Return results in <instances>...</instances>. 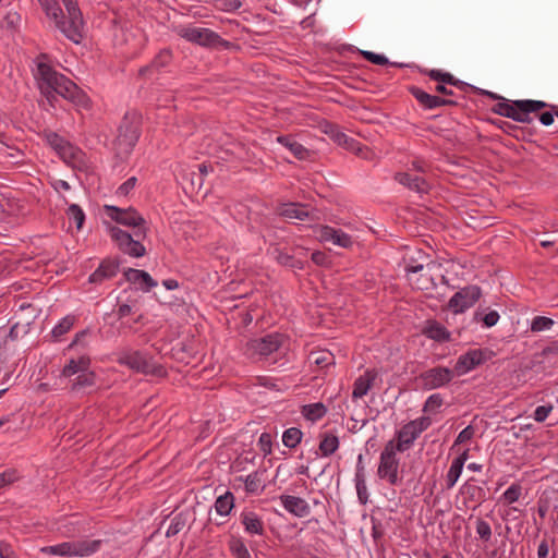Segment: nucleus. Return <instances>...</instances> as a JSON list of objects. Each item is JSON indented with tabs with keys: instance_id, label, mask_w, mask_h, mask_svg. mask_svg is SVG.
Here are the masks:
<instances>
[{
	"instance_id": "obj_1",
	"label": "nucleus",
	"mask_w": 558,
	"mask_h": 558,
	"mask_svg": "<svg viewBox=\"0 0 558 558\" xmlns=\"http://www.w3.org/2000/svg\"><path fill=\"white\" fill-rule=\"evenodd\" d=\"M36 78L41 94L51 106L56 96L60 95L80 108H90L89 97L73 81L58 73L51 65L38 62Z\"/></svg>"
},
{
	"instance_id": "obj_2",
	"label": "nucleus",
	"mask_w": 558,
	"mask_h": 558,
	"mask_svg": "<svg viewBox=\"0 0 558 558\" xmlns=\"http://www.w3.org/2000/svg\"><path fill=\"white\" fill-rule=\"evenodd\" d=\"M490 100H499L490 109L493 112L521 123H531L533 121V118L530 117L531 113L538 112L548 107V104L542 100L525 99L508 101L493 92H490Z\"/></svg>"
},
{
	"instance_id": "obj_3",
	"label": "nucleus",
	"mask_w": 558,
	"mask_h": 558,
	"mask_svg": "<svg viewBox=\"0 0 558 558\" xmlns=\"http://www.w3.org/2000/svg\"><path fill=\"white\" fill-rule=\"evenodd\" d=\"M109 233L122 253L136 258L146 254V248L142 244V241L147 235V229H137L128 232L118 227H111Z\"/></svg>"
},
{
	"instance_id": "obj_4",
	"label": "nucleus",
	"mask_w": 558,
	"mask_h": 558,
	"mask_svg": "<svg viewBox=\"0 0 558 558\" xmlns=\"http://www.w3.org/2000/svg\"><path fill=\"white\" fill-rule=\"evenodd\" d=\"M117 363L145 375H155L159 377L167 375L163 366L155 364L151 357L138 350H123L119 352Z\"/></svg>"
},
{
	"instance_id": "obj_5",
	"label": "nucleus",
	"mask_w": 558,
	"mask_h": 558,
	"mask_svg": "<svg viewBox=\"0 0 558 558\" xmlns=\"http://www.w3.org/2000/svg\"><path fill=\"white\" fill-rule=\"evenodd\" d=\"M100 539H80L46 546L40 550L47 555L61 557H87L95 554L100 548Z\"/></svg>"
},
{
	"instance_id": "obj_6",
	"label": "nucleus",
	"mask_w": 558,
	"mask_h": 558,
	"mask_svg": "<svg viewBox=\"0 0 558 558\" xmlns=\"http://www.w3.org/2000/svg\"><path fill=\"white\" fill-rule=\"evenodd\" d=\"M282 336L278 332L268 333L260 338L251 339L246 342L244 353L247 357L253 360H262L282 345Z\"/></svg>"
},
{
	"instance_id": "obj_7",
	"label": "nucleus",
	"mask_w": 558,
	"mask_h": 558,
	"mask_svg": "<svg viewBox=\"0 0 558 558\" xmlns=\"http://www.w3.org/2000/svg\"><path fill=\"white\" fill-rule=\"evenodd\" d=\"M397 452L398 450L392 446V440H389L380 453L377 469L378 477L387 480V482L392 486L398 485L400 482V477L398 475L399 459L397 458Z\"/></svg>"
},
{
	"instance_id": "obj_8",
	"label": "nucleus",
	"mask_w": 558,
	"mask_h": 558,
	"mask_svg": "<svg viewBox=\"0 0 558 558\" xmlns=\"http://www.w3.org/2000/svg\"><path fill=\"white\" fill-rule=\"evenodd\" d=\"M69 19V25L64 26L61 23L62 34L75 44H80L83 39L84 20L78 4L74 0H62Z\"/></svg>"
},
{
	"instance_id": "obj_9",
	"label": "nucleus",
	"mask_w": 558,
	"mask_h": 558,
	"mask_svg": "<svg viewBox=\"0 0 558 558\" xmlns=\"http://www.w3.org/2000/svg\"><path fill=\"white\" fill-rule=\"evenodd\" d=\"M456 374L453 368L436 366L420 374L418 380L424 390H433L448 385Z\"/></svg>"
},
{
	"instance_id": "obj_10",
	"label": "nucleus",
	"mask_w": 558,
	"mask_h": 558,
	"mask_svg": "<svg viewBox=\"0 0 558 558\" xmlns=\"http://www.w3.org/2000/svg\"><path fill=\"white\" fill-rule=\"evenodd\" d=\"M175 33L181 38L201 46H215L220 40L217 33L204 27L178 26Z\"/></svg>"
},
{
	"instance_id": "obj_11",
	"label": "nucleus",
	"mask_w": 558,
	"mask_h": 558,
	"mask_svg": "<svg viewBox=\"0 0 558 558\" xmlns=\"http://www.w3.org/2000/svg\"><path fill=\"white\" fill-rule=\"evenodd\" d=\"M118 131L119 134L116 140L118 149L124 154H130L140 138L138 122L129 120L128 117H125Z\"/></svg>"
},
{
	"instance_id": "obj_12",
	"label": "nucleus",
	"mask_w": 558,
	"mask_h": 558,
	"mask_svg": "<svg viewBox=\"0 0 558 558\" xmlns=\"http://www.w3.org/2000/svg\"><path fill=\"white\" fill-rule=\"evenodd\" d=\"M106 211L112 220L117 223L131 227L132 231L137 229H147L146 220L133 207L122 209L117 206H106Z\"/></svg>"
},
{
	"instance_id": "obj_13",
	"label": "nucleus",
	"mask_w": 558,
	"mask_h": 558,
	"mask_svg": "<svg viewBox=\"0 0 558 558\" xmlns=\"http://www.w3.org/2000/svg\"><path fill=\"white\" fill-rule=\"evenodd\" d=\"M481 296V289L476 286H469L456 292L448 302V308L454 314L463 313L472 307Z\"/></svg>"
},
{
	"instance_id": "obj_14",
	"label": "nucleus",
	"mask_w": 558,
	"mask_h": 558,
	"mask_svg": "<svg viewBox=\"0 0 558 558\" xmlns=\"http://www.w3.org/2000/svg\"><path fill=\"white\" fill-rule=\"evenodd\" d=\"M485 361V353L481 349L470 350L460 355L454 364V374L460 376L472 369Z\"/></svg>"
},
{
	"instance_id": "obj_15",
	"label": "nucleus",
	"mask_w": 558,
	"mask_h": 558,
	"mask_svg": "<svg viewBox=\"0 0 558 558\" xmlns=\"http://www.w3.org/2000/svg\"><path fill=\"white\" fill-rule=\"evenodd\" d=\"M508 332L509 333L506 337L490 335V340L494 341V343H490V357L496 355L498 352H505V359L513 356L514 348L512 345L514 343V330L512 323L509 324Z\"/></svg>"
},
{
	"instance_id": "obj_16",
	"label": "nucleus",
	"mask_w": 558,
	"mask_h": 558,
	"mask_svg": "<svg viewBox=\"0 0 558 558\" xmlns=\"http://www.w3.org/2000/svg\"><path fill=\"white\" fill-rule=\"evenodd\" d=\"M123 275L128 282L136 284L144 292H149L153 288L157 287V281L145 270L128 268Z\"/></svg>"
},
{
	"instance_id": "obj_17",
	"label": "nucleus",
	"mask_w": 558,
	"mask_h": 558,
	"mask_svg": "<svg viewBox=\"0 0 558 558\" xmlns=\"http://www.w3.org/2000/svg\"><path fill=\"white\" fill-rule=\"evenodd\" d=\"M120 267V262L117 258H105L99 267L89 276L90 283H101L107 279L113 278Z\"/></svg>"
},
{
	"instance_id": "obj_18",
	"label": "nucleus",
	"mask_w": 558,
	"mask_h": 558,
	"mask_svg": "<svg viewBox=\"0 0 558 558\" xmlns=\"http://www.w3.org/2000/svg\"><path fill=\"white\" fill-rule=\"evenodd\" d=\"M319 238L324 242H331L335 245L348 248L352 246V238L341 229L324 226L320 229Z\"/></svg>"
},
{
	"instance_id": "obj_19",
	"label": "nucleus",
	"mask_w": 558,
	"mask_h": 558,
	"mask_svg": "<svg viewBox=\"0 0 558 558\" xmlns=\"http://www.w3.org/2000/svg\"><path fill=\"white\" fill-rule=\"evenodd\" d=\"M283 508L295 517L303 518L310 514L308 504L301 497L292 495H281L279 497Z\"/></svg>"
},
{
	"instance_id": "obj_20",
	"label": "nucleus",
	"mask_w": 558,
	"mask_h": 558,
	"mask_svg": "<svg viewBox=\"0 0 558 558\" xmlns=\"http://www.w3.org/2000/svg\"><path fill=\"white\" fill-rule=\"evenodd\" d=\"M377 377L378 372L375 368L367 369L363 375L359 376L353 384L352 398L356 400L366 396Z\"/></svg>"
},
{
	"instance_id": "obj_21",
	"label": "nucleus",
	"mask_w": 558,
	"mask_h": 558,
	"mask_svg": "<svg viewBox=\"0 0 558 558\" xmlns=\"http://www.w3.org/2000/svg\"><path fill=\"white\" fill-rule=\"evenodd\" d=\"M418 436L420 434L415 430V426L407 423L400 430H398L397 441L392 440V446L399 452H404L413 445Z\"/></svg>"
},
{
	"instance_id": "obj_22",
	"label": "nucleus",
	"mask_w": 558,
	"mask_h": 558,
	"mask_svg": "<svg viewBox=\"0 0 558 558\" xmlns=\"http://www.w3.org/2000/svg\"><path fill=\"white\" fill-rule=\"evenodd\" d=\"M96 384L97 375L88 368L71 380L70 390L74 393H83L96 387Z\"/></svg>"
},
{
	"instance_id": "obj_23",
	"label": "nucleus",
	"mask_w": 558,
	"mask_h": 558,
	"mask_svg": "<svg viewBox=\"0 0 558 558\" xmlns=\"http://www.w3.org/2000/svg\"><path fill=\"white\" fill-rule=\"evenodd\" d=\"M411 94L425 108L434 109L441 106L453 105L452 100L430 95L418 87H411Z\"/></svg>"
},
{
	"instance_id": "obj_24",
	"label": "nucleus",
	"mask_w": 558,
	"mask_h": 558,
	"mask_svg": "<svg viewBox=\"0 0 558 558\" xmlns=\"http://www.w3.org/2000/svg\"><path fill=\"white\" fill-rule=\"evenodd\" d=\"M396 180L400 184L409 187L410 190H412L421 195L428 193L429 187H430L424 178H422L420 175H412L408 172L397 173Z\"/></svg>"
},
{
	"instance_id": "obj_25",
	"label": "nucleus",
	"mask_w": 558,
	"mask_h": 558,
	"mask_svg": "<svg viewBox=\"0 0 558 558\" xmlns=\"http://www.w3.org/2000/svg\"><path fill=\"white\" fill-rule=\"evenodd\" d=\"M422 332L428 339L437 342H448L451 340L450 331L435 319L427 320Z\"/></svg>"
},
{
	"instance_id": "obj_26",
	"label": "nucleus",
	"mask_w": 558,
	"mask_h": 558,
	"mask_svg": "<svg viewBox=\"0 0 558 558\" xmlns=\"http://www.w3.org/2000/svg\"><path fill=\"white\" fill-rule=\"evenodd\" d=\"M92 360L89 355L83 354L77 359H70L61 371V376L71 378L74 375H78L84 371L90 368Z\"/></svg>"
},
{
	"instance_id": "obj_27",
	"label": "nucleus",
	"mask_w": 558,
	"mask_h": 558,
	"mask_svg": "<svg viewBox=\"0 0 558 558\" xmlns=\"http://www.w3.org/2000/svg\"><path fill=\"white\" fill-rule=\"evenodd\" d=\"M277 142L287 147L299 160H307L311 158V150L299 143L292 135L278 136Z\"/></svg>"
},
{
	"instance_id": "obj_28",
	"label": "nucleus",
	"mask_w": 558,
	"mask_h": 558,
	"mask_svg": "<svg viewBox=\"0 0 558 558\" xmlns=\"http://www.w3.org/2000/svg\"><path fill=\"white\" fill-rule=\"evenodd\" d=\"M46 15L54 21L56 27L62 33L61 23L69 25L68 14L65 15L56 0H47L40 4Z\"/></svg>"
},
{
	"instance_id": "obj_29",
	"label": "nucleus",
	"mask_w": 558,
	"mask_h": 558,
	"mask_svg": "<svg viewBox=\"0 0 558 558\" xmlns=\"http://www.w3.org/2000/svg\"><path fill=\"white\" fill-rule=\"evenodd\" d=\"M172 59L171 51L168 49H162L158 52V54L154 58V60L148 64L138 70L140 76H148L154 71H159L162 68L167 66Z\"/></svg>"
},
{
	"instance_id": "obj_30",
	"label": "nucleus",
	"mask_w": 558,
	"mask_h": 558,
	"mask_svg": "<svg viewBox=\"0 0 558 558\" xmlns=\"http://www.w3.org/2000/svg\"><path fill=\"white\" fill-rule=\"evenodd\" d=\"M60 157L69 165L80 170L83 168L84 154L78 148L72 146L69 142L58 151Z\"/></svg>"
},
{
	"instance_id": "obj_31",
	"label": "nucleus",
	"mask_w": 558,
	"mask_h": 558,
	"mask_svg": "<svg viewBox=\"0 0 558 558\" xmlns=\"http://www.w3.org/2000/svg\"><path fill=\"white\" fill-rule=\"evenodd\" d=\"M465 458H466V453L464 452V453L456 457L453 459V461L451 462L449 471L446 475V488L447 489H450L456 485V483L462 472V469H463V465L465 462Z\"/></svg>"
},
{
	"instance_id": "obj_32",
	"label": "nucleus",
	"mask_w": 558,
	"mask_h": 558,
	"mask_svg": "<svg viewBox=\"0 0 558 558\" xmlns=\"http://www.w3.org/2000/svg\"><path fill=\"white\" fill-rule=\"evenodd\" d=\"M241 522L244 529L250 534H264V524L259 517L254 512H243L241 514Z\"/></svg>"
},
{
	"instance_id": "obj_33",
	"label": "nucleus",
	"mask_w": 558,
	"mask_h": 558,
	"mask_svg": "<svg viewBox=\"0 0 558 558\" xmlns=\"http://www.w3.org/2000/svg\"><path fill=\"white\" fill-rule=\"evenodd\" d=\"M340 441L339 438L330 433H325L322 435V439L319 441L318 449L324 457H329L335 453L339 448Z\"/></svg>"
},
{
	"instance_id": "obj_34",
	"label": "nucleus",
	"mask_w": 558,
	"mask_h": 558,
	"mask_svg": "<svg viewBox=\"0 0 558 558\" xmlns=\"http://www.w3.org/2000/svg\"><path fill=\"white\" fill-rule=\"evenodd\" d=\"M301 413L306 420L316 422L326 415L327 408L322 402L305 404L302 407Z\"/></svg>"
},
{
	"instance_id": "obj_35",
	"label": "nucleus",
	"mask_w": 558,
	"mask_h": 558,
	"mask_svg": "<svg viewBox=\"0 0 558 558\" xmlns=\"http://www.w3.org/2000/svg\"><path fill=\"white\" fill-rule=\"evenodd\" d=\"M262 475L263 473L255 471L248 474L245 478L241 476L239 480L244 482L246 493L259 494L264 489Z\"/></svg>"
},
{
	"instance_id": "obj_36",
	"label": "nucleus",
	"mask_w": 558,
	"mask_h": 558,
	"mask_svg": "<svg viewBox=\"0 0 558 558\" xmlns=\"http://www.w3.org/2000/svg\"><path fill=\"white\" fill-rule=\"evenodd\" d=\"M281 215L290 219L304 220L308 216L307 206L299 203H291L282 208Z\"/></svg>"
},
{
	"instance_id": "obj_37",
	"label": "nucleus",
	"mask_w": 558,
	"mask_h": 558,
	"mask_svg": "<svg viewBox=\"0 0 558 558\" xmlns=\"http://www.w3.org/2000/svg\"><path fill=\"white\" fill-rule=\"evenodd\" d=\"M311 363L319 366L320 368L328 367L335 363V356L327 350L313 351L308 355Z\"/></svg>"
},
{
	"instance_id": "obj_38",
	"label": "nucleus",
	"mask_w": 558,
	"mask_h": 558,
	"mask_svg": "<svg viewBox=\"0 0 558 558\" xmlns=\"http://www.w3.org/2000/svg\"><path fill=\"white\" fill-rule=\"evenodd\" d=\"M229 549L235 558H252L251 554L241 537L231 536L229 541Z\"/></svg>"
},
{
	"instance_id": "obj_39",
	"label": "nucleus",
	"mask_w": 558,
	"mask_h": 558,
	"mask_svg": "<svg viewBox=\"0 0 558 558\" xmlns=\"http://www.w3.org/2000/svg\"><path fill=\"white\" fill-rule=\"evenodd\" d=\"M303 433L298 427H290L283 432L282 442L287 448L293 449L302 441Z\"/></svg>"
},
{
	"instance_id": "obj_40",
	"label": "nucleus",
	"mask_w": 558,
	"mask_h": 558,
	"mask_svg": "<svg viewBox=\"0 0 558 558\" xmlns=\"http://www.w3.org/2000/svg\"><path fill=\"white\" fill-rule=\"evenodd\" d=\"M234 506L233 494L227 492L225 495L219 496L215 502L216 511L221 515H228Z\"/></svg>"
},
{
	"instance_id": "obj_41",
	"label": "nucleus",
	"mask_w": 558,
	"mask_h": 558,
	"mask_svg": "<svg viewBox=\"0 0 558 558\" xmlns=\"http://www.w3.org/2000/svg\"><path fill=\"white\" fill-rule=\"evenodd\" d=\"M76 322V317L74 315H66L63 317L57 326L51 331V335L54 339H59L61 336L69 332Z\"/></svg>"
},
{
	"instance_id": "obj_42",
	"label": "nucleus",
	"mask_w": 558,
	"mask_h": 558,
	"mask_svg": "<svg viewBox=\"0 0 558 558\" xmlns=\"http://www.w3.org/2000/svg\"><path fill=\"white\" fill-rule=\"evenodd\" d=\"M522 487L520 484H512L509 486L498 498L499 502H502L504 506L511 505L515 502L521 495Z\"/></svg>"
},
{
	"instance_id": "obj_43",
	"label": "nucleus",
	"mask_w": 558,
	"mask_h": 558,
	"mask_svg": "<svg viewBox=\"0 0 558 558\" xmlns=\"http://www.w3.org/2000/svg\"><path fill=\"white\" fill-rule=\"evenodd\" d=\"M186 525V514L183 512L177 513L171 519L170 525L166 532L167 537H172L179 534Z\"/></svg>"
},
{
	"instance_id": "obj_44",
	"label": "nucleus",
	"mask_w": 558,
	"mask_h": 558,
	"mask_svg": "<svg viewBox=\"0 0 558 558\" xmlns=\"http://www.w3.org/2000/svg\"><path fill=\"white\" fill-rule=\"evenodd\" d=\"M66 216L70 221H73L75 223L77 230L82 229L85 221V214L78 205H70L66 210Z\"/></svg>"
},
{
	"instance_id": "obj_45",
	"label": "nucleus",
	"mask_w": 558,
	"mask_h": 558,
	"mask_svg": "<svg viewBox=\"0 0 558 558\" xmlns=\"http://www.w3.org/2000/svg\"><path fill=\"white\" fill-rule=\"evenodd\" d=\"M276 259L280 265L292 269H302L304 267L301 259L295 258L287 252H278Z\"/></svg>"
},
{
	"instance_id": "obj_46",
	"label": "nucleus",
	"mask_w": 558,
	"mask_h": 558,
	"mask_svg": "<svg viewBox=\"0 0 558 558\" xmlns=\"http://www.w3.org/2000/svg\"><path fill=\"white\" fill-rule=\"evenodd\" d=\"M555 325L554 319L546 316H535L531 322V331L541 332L549 330Z\"/></svg>"
},
{
	"instance_id": "obj_47",
	"label": "nucleus",
	"mask_w": 558,
	"mask_h": 558,
	"mask_svg": "<svg viewBox=\"0 0 558 558\" xmlns=\"http://www.w3.org/2000/svg\"><path fill=\"white\" fill-rule=\"evenodd\" d=\"M354 482H355L359 501L362 505H366L368 501V493H367V487H366V482H365V474H362V473H360V475L355 474Z\"/></svg>"
},
{
	"instance_id": "obj_48",
	"label": "nucleus",
	"mask_w": 558,
	"mask_h": 558,
	"mask_svg": "<svg viewBox=\"0 0 558 558\" xmlns=\"http://www.w3.org/2000/svg\"><path fill=\"white\" fill-rule=\"evenodd\" d=\"M444 403L442 397L440 393L430 395L423 407V411L427 413H435Z\"/></svg>"
},
{
	"instance_id": "obj_49",
	"label": "nucleus",
	"mask_w": 558,
	"mask_h": 558,
	"mask_svg": "<svg viewBox=\"0 0 558 558\" xmlns=\"http://www.w3.org/2000/svg\"><path fill=\"white\" fill-rule=\"evenodd\" d=\"M428 75L432 80L441 82L444 84L457 85L459 83V81L456 80L453 75L448 72L432 70Z\"/></svg>"
},
{
	"instance_id": "obj_50",
	"label": "nucleus",
	"mask_w": 558,
	"mask_h": 558,
	"mask_svg": "<svg viewBox=\"0 0 558 558\" xmlns=\"http://www.w3.org/2000/svg\"><path fill=\"white\" fill-rule=\"evenodd\" d=\"M258 449L264 456H268L272 452V437L269 433H262L258 442Z\"/></svg>"
},
{
	"instance_id": "obj_51",
	"label": "nucleus",
	"mask_w": 558,
	"mask_h": 558,
	"mask_svg": "<svg viewBox=\"0 0 558 558\" xmlns=\"http://www.w3.org/2000/svg\"><path fill=\"white\" fill-rule=\"evenodd\" d=\"M464 489H465L464 493L469 494L471 496V498L478 500V501L484 500V497H485L484 489L482 487L477 486L475 481L470 480L466 483Z\"/></svg>"
},
{
	"instance_id": "obj_52",
	"label": "nucleus",
	"mask_w": 558,
	"mask_h": 558,
	"mask_svg": "<svg viewBox=\"0 0 558 558\" xmlns=\"http://www.w3.org/2000/svg\"><path fill=\"white\" fill-rule=\"evenodd\" d=\"M336 140L340 145L345 146L348 149L353 150L356 154H360L362 151V148L359 146L360 144L355 140L345 135L344 133L337 134Z\"/></svg>"
},
{
	"instance_id": "obj_53",
	"label": "nucleus",
	"mask_w": 558,
	"mask_h": 558,
	"mask_svg": "<svg viewBox=\"0 0 558 558\" xmlns=\"http://www.w3.org/2000/svg\"><path fill=\"white\" fill-rule=\"evenodd\" d=\"M29 324L31 323H26L23 325H21L20 323L13 324L12 327L10 328L8 338L12 341H15L19 339L21 335H26L29 331Z\"/></svg>"
},
{
	"instance_id": "obj_54",
	"label": "nucleus",
	"mask_w": 558,
	"mask_h": 558,
	"mask_svg": "<svg viewBox=\"0 0 558 558\" xmlns=\"http://www.w3.org/2000/svg\"><path fill=\"white\" fill-rule=\"evenodd\" d=\"M553 409H554V407L550 403L544 404V405H538L534 410L533 418L536 422L542 423L548 417V415L553 411Z\"/></svg>"
},
{
	"instance_id": "obj_55",
	"label": "nucleus",
	"mask_w": 558,
	"mask_h": 558,
	"mask_svg": "<svg viewBox=\"0 0 558 558\" xmlns=\"http://www.w3.org/2000/svg\"><path fill=\"white\" fill-rule=\"evenodd\" d=\"M19 480L17 471L14 469L5 470L0 473V488L10 485Z\"/></svg>"
},
{
	"instance_id": "obj_56",
	"label": "nucleus",
	"mask_w": 558,
	"mask_h": 558,
	"mask_svg": "<svg viewBox=\"0 0 558 558\" xmlns=\"http://www.w3.org/2000/svg\"><path fill=\"white\" fill-rule=\"evenodd\" d=\"M538 355L543 359L558 357V339L546 345Z\"/></svg>"
},
{
	"instance_id": "obj_57",
	"label": "nucleus",
	"mask_w": 558,
	"mask_h": 558,
	"mask_svg": "<svg viewBox=\"0 0 558 558\" xmlns=\"http://www.w3.org/2000/svg\"><path fill=\"white\" fill-rule=\"evenodd\" d=\"M49 145L58 153L68 141L59 136L57 133L50 132L46 135Z\"/></svg>"
},
{
	"instance_id": "obj_58",
	"label": "nucleus",
	"mask_w": 558,
	"mask_h": 558,
	"mask_svg": "<svg viewBox=\"0 0 558 558\" xmlns=\"http://www.w3.org/2000/svg\"><path fill=\"white\" fill-rule=\"evenodd\" d=\"M363 57L373 64L386 65L389 63L388 59L384 54H377L372 51H364Z\"/></svg>"
},
{
	"instance_id": "obj_59",
	"label": "nucleus",
	"mask_w": 558,
	"mask_h": 558,
	"mask_svg": "<svg viewBox=\"0 0 558 558\" xmlns=\"http://www.w3.org/2000/svg\"><path fill=\"white\" fill-rule=\"evenodd\" d=\"M409 423L413 424L415 426V430L421 435L424 430H426L429 427L432 421L427 416H422Z\"/></svg>"
},
{
	"instance_id": "obj_60",
	"label": "nucleus",
	"mask_w": 558,
	"mask_h": 558,
	"mask_svg": "<svg viewBox=\"0 0 558 558\" xmlns=\"http://www.w3.org/2000/svg\"><path fill=\"white\" fill-rule=\"evenodd\" d=\"M137 179L135 177L129 178L123 184H121L118 189V193L120 195H128L136 185Z\"/></svg>"
},
{
	"instance_id": "obj_61",
	"label": "nucleus",
	"mask_w": 558,
	"mask_h": 558,
	"mask_svg": "<svg viewBox=\"0 0 558 558\" xmlns=\"http://www.w3.org/2000/svg\"><path fill=\"white\" fill-rule=\"evenodd\" d=\"M0 558H17L11 544H9L4 541L0 542Z\"/></svg>"
},
{
	"instance_id": "obj_62",
	"label": "nucleus",
	"mask_w": 558,
	"mask_h": 558,
	"mask_svg": "<svg viewBox=\"0 0 558 558\" xmlns=\"http://www.w3.org/2000/svg\"><path fill=\"white\" fill-rule=\"evenodd\" d=\"M311 258L318 266H325L329 262L327 254L320 251L313 252Z\"/></svg>"
},
{
	"instance_id": "obj_63",
	"label": "nucleus",
	"mask_w": 558,
	"mask_h": 558,
	"mask_svg": "<svg viewBox=\"0 0 558 558\" xmlns=\"http://www.w3.org/2000/svg\"><path fill=\"white\" fill-rule=\"evenodd\" d=\"M476 530L483 539H488V523L487 522H485L481 518H477L476 519Z\"/></svg>"
},
{
	"instance_id": "obj_64",
	"label": "nucleus",
	"mask_w": 558,
	"mask_h": 558,
	"mask_svg": "<svg viewBox=\"0 0 558 558\" xmlns=\"http://www.w3.org/2000/svg\"><path fill=\"white\" fill-rule=\"evenodd\" d=\"M473 434H474V430H473L472 426L465 427L463 430H461L459 433L456 444H462V442L470 440L472 438Z\"/></svg>"
}]
</instances>
